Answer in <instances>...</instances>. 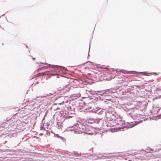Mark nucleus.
I'll return each mask as SVG.
<instances>
[{
    "mask_svg": "<svg viewBox=\"0 0 161 161\" xmlns=\"http://www.w3.org/2000/svg\"><path fill=\"white\" fill-rule=\"evenodd\" d=\"M111 95L109 94H104V97H103V98L104 97H106V96H110Z\"/></svg>",
    "mask_w": 161,
    "mask_h": 161,
    "instance_id": "33",
    "label": "nucleus"
},
{
    "mask_svg": "<svg viewBox=\"0 0 161 161\" xmlns=\"http://www.w3.org/2000/svg\"><path fill=\"white\" fill-rule=\"evenodd\" d=\"M122 108L123 110L125 112H126L127 113L130 111H132L133 110L132 109L128 108L127 106H123L122 107Z\"/></svg>",
    "mask_w": 161,
    "mask_h": 161,
    "instance_id": "13",
    "label": "nucleus"
},
{
    "mask_svg": "<svg viewBox=\"0 0 161 161\" xmlns=\"http://www.w3.org/2000/svg\"><path fill=\"white\" fill-rule=\"evenodd\" d=\"M14 152L13 151H12L11 153H9L8 154H9V155H13V153Z\"/></svg>",
    "mask_w": 161,
    "mask_h": 161,
    "instance_id": "39",
    "label": "nucleus"
},
{
    "mask_svg": "<svg viewBox=\"0 0 161 161\" xmlns=\"http://www.w3.org/2000/svg\"><path fill=\"white\" fill-rule=\"evenodd\" d=\"M21 139L22 141L23 140V141H25L28 139V138L25 139L24 137L23 138H21Z\"/></svg>",
    "mask_w": 161,
    "mask_h": 161,
    "instance_id": "35",
    "label": "nucleus"
},
{
    "mask_svg": "<svg viewBox=\"0 0 161 161\" xmlns=\"http://www.w3.org/2000/svg\"><path fill=\"white\" fill-rule=\"evenodd\" d=\"M40 63L41 64H47V65H50L54 66V67H61V69H63L64 70H66V69L65 67L63 66H58L57 65H50V64H48L46 62L43 63L41 62H40Z\"/></svg>",
    "mask_w": 161,
    "mask_h": 161,
    "instance_id": "12",
    "label": "nucleus"
},
{
    "mask_svg": "<svg viewBox=\"0 0 161 161\" xmlns=\"http://www.w3.org/2000/svg\"><path fill=\"white\" fill-rule=\"evenodd\" d=\"M75 114V111H69L67 110L65 111L64 113H63L60 116V122L62 123L66 119L70 118L73 117Z\"/></svg>",
    "mask_w": 161,
    "mask_h": 161,
    "instance_id": "2",
    "label": "nucleus"
},
{
    "mask_svg": "<svg viewBox=\"0 0 161 161\" xmlns=\"http://www.w3.org/2000/svg\"><path fill=\"white\" fill-rule=\"evenodd\" d=\"M160 116V118H161V115H159Z\"/></svg>",
    "mask_w": 161,
    "mask_h": 161,
    "instance_id": "49",
    "label": "nucleus"
},
{
    "mask_svg": "<svg viewBox=\"0 0 161 161\" xmlns=\"http://www.w3.org/2000/svg\"><path fill=\"white\" fill-rule=\"evenodd\" d=\"M11 157V158H14V157H13V156H12V157Z\"/></svg>",
    "mask_w": 161,
    "mask_h": 161,
    "instance_id": "48",
    "label": "nucleus"
},
{
    "mask_svg": "<svg viewBox=\"0 0 161 161\" xmlns=\"http://www.w3.org/2000/svg\"><path fill=\"white\" fill-rule=\"evenodd\" d=\"M131 112H133V111L128 112V113H127V115H128V117H130L132 118H133V117L132 114L131 113Z\"/></svg>",
    "mask_w": 161,
    "mask_h": 161,
    "instance_id": "30",
    "label": "nucleus"
},
{
    "mask_svg": "<svg viewBox=\"0 0 161 161\" xmlns=\"http://www.w3.org/2000/svg\"><path fill=\"white\" fill-rule=\"evenodd\" d=\"M54 136L56 137H57L58 138H59L60 139H62V140L63 141H64V138L62 137L61 136H59L58 134H55Z\"/></svg>",
    "mask_w": 161,
    "mask_h": 161,
    "instance_id": "25",
    "label": "nucleus"
},
{
    "mask_svg": "<svg viewBox=\"0 0 161 161\" xmlns=\"http://www.w3.org/2000/svg\"><path fill=\"white\" fill-rule=\"evenodd\" d=\"M60 122H58L57 123V126H58V127L59 128V127H60L61 126H60L59 124V123Z\"/></svg>",
    "mask_w": 161,
    "mask_h": 161,
    "instance_id": "34",
    "label": "nucleus"
},
{
    "mask_svg": "<svg viewBox=\"0 0 161 161\" xmlns=\"http://www.w3.org/2000/svg\"><path fill=\"white\" fill-rule=\"evenodd\" d=\"M35 58H32V59L33 60H34L35 59Z\"/></svg>",
    "mask_w": 161,
    "mask_h": 161,
    "instance_id": "44",
    "label": "nucleus"
},
{
    "mask_svg": "<svg viewBox=\"0 0 161 161\" xmlns=\"http://www.w3.org/2000/svg\"><path fill=\"white\" fill-rule=\"evenodd\" d=\"M122 70H121V71H120V72H122V73H125V72H122Z\"/></svg>",
    "mask_w": 161,
    "mask_h": 161,
    "instance_id": "46",
    "label": "nucleus"
},
{
    "mask_svg": "<svg viewBox=\"0 0 161 161\" xmlns=\"http://www.w3.org/2000/svg\"><path fill=\"white\" fill-rule=\"evenodd\" d=\"M64 98V96L58 95L54 97L53 100L57 101L56 104H61L65 102V99Z\"/></svg>",
    "mask_w": 161,
    "mask_h": 161,
    "instance_id": "3",
    "label": "nucleus"
},
{
    "mask_svg": "<svg viewBox=\"0 0 161 161\" xmlns=\"http://www.w3.org/2000/svg\"><path fill=\"white\" fill-rule=\"evenodd\" d=\"M67 130L70 131H74V127H72L71 128H67L66 129Z\"/></svg>",
    "mask_w": 161,
    "mask_h": 161,
    "instance_id": "28",
    "label": "nucleus"
},
{
    "mask_svg": "<svg viewBox=\"0 0 161 161\" xmlns=\"http://www.w3.org/2000/svg\"><path fill=\"white\" fill-rule=\"evenodd\" d=\"M97 114H102L104 112V111H103L101 108H98V109L97 110Z\"/></svg>",
    "mask_w": 161,
    "mask_h": 161,
    "instance_id": "20",
    "label": "nucleus"
},
{
    "mask_svg": "<svg viewBox=\"0 0 161 161\" xmlns=\"http://www.w3.org/2000/svg\"><path fill=\"white\" fill-rule=\"evenodd\" d=\"M47 131H46V133H47Z\"/></svg>",
    "mask_w": 161,
    "mask_h": 161,
    "instance_id": "50",
    "label": "nucleus"
},
{
    "mask_svg": "<svg viewBox=\"0 0 161 161\" xmlns=\"http://www.w3.org/2000/svg\"><path fill=\"white\" fill-rule=\"evenodd\" d=\"M125 72H126L127 74H135L137 72L138 73L141 74L143 75H147L148 74H157V73L155 72H151V73H147L146 72H136L134 71H126L125 70H124Z\"/></svg>",
    "mask_w": 161,
    "mask_h": 161,
    "instance_id": "5",
    "label": "nucleus"
},
{
    "mask_svg": "<svg viewBox=\"0 0 161 161\" xmlns=\"http://www.w3.org/2000/svg\"><path fill=\"white\" fill-rule=\"evenodd\" d=\"M117 88L119 89L118 87L111 88L110 89V93L112 94V93H115L117 92Z\"/></svg>",
    "mask_w": 161,
    "mask_h": 161,
    "instance_id": "17",
    "label": "nucleus"
},
{
    "mask_svg": "<svg viewBox=\"0 0 161 161\" xmlns=\"http://www.w3.org/2000/svg\"><path fill=\"white\" fill-rule=\"evenodd\" d=\"M65 103H68V101L66 100V101H65Z\"/></svg>",
    "mask_w": 161,
    "mask_h": 161,
    "instance_id": "43",
    "label": "nucleus"
},
{
    "mask_svg": "<svg viewBox=\"0 0 161 161\" xmlns=\"http://www.w3.org/2000/svg\"><path fill=\"white\" fill-rule=\"evenodd\" d=\"M90 62V63H91V64H92V62H91V61H87V62Z\"/></svg>",
    "mask_w": 161,
    "mask_h": 161,
    "instance_id": "41",
    "label": "nucleus"
},
{
    "mask_svg": "<svg viewBox=\"0 0 161 161\" xmlns=\"http://www.w3.org/2000/svg\"><path fill=\"white\" fill-rule=\"evenodd\" d=\"M33 77L31 79H33Z\"/></svg>",
    "mask_w": 161,
    "mask_h": 161,
    "instance_id": "51",
    "label": "nucleus"
},
{
    "mask_svg": "<svg viewBox=\"0 0 161 161\" xmlns=\"http://www.w3.org/2000/svg\"><path fill=\"white\" fill-rule=\"evenodd\" d=\"M56 93L54 92H51L49 93L48 94H46V96H45L46 97H47L48 96H54L55 95Z\"/></svg>",
    "mask_w": 161,
    "mask_h": 161,
    "instance_id": "19",
    "label": "nucleus"
},
{
    "mask_svg": "<svg viewBox=\"0 0 161 161\" xmlns=\"http://www.w3.org/2000/svg\"><path fill=\"white\" fill-rule=\"evenodd\" d=\"M45 67V66H43L41 68H39L38 69H41L42 68H44Z\"/></svg>",
    "mask_w": 161,
    "mask_h": 161,
    "instance_id": "42",
    "label": "nucleus"
},
{
    "mask_svg": "<svg viewBox=\"0 0 161 161\" xmlns=\"http://www.w3.org/2000/svg\"><path fill=\"white\" fill-rule=\"evenodd\" d=\"M44 119H45V116H44V117L43 118L42 120H43Z\"/></svg>",
    "mask_w": 161,
    "mask_h": 161,
    "instance_id": "47",
    "label": "nucleus"
},
{
    "mask_svg": "<svg viewBox=\"0 0 161 161\" xmlns=\"http://www.w3.org/2000/svg\"><path fill=\"white\" fill-rule=\"evenodd\" d=\"M105 158L109 159L112 158L114 157L113 155H108V156H103Z\"/></svg>",
    "mask_w": 161,
    "mask_h": 161,
    "instance_id": "29",
    "label": "nucleus"
},
{
    "mask_svg": "<svg viewBox=\"0 0 161 161\" xmlns=\"http://www.w3.org/2000/svg\"><path fill=\"white\" fill-rule=\"evenodd\" d=\"M97 92L100 93L99 95L101 96H103L104 97V95L105 94L103 92H104L103 90L98 91H97Z\"/></svg>",
    "mask_w": 161,
    "mask_h": 161,
    "instance_id": "27",
    "label": "nucleus"
},
{
    "mask_svg": "<svg viewBox=\"0 0 161 161\" xmlns=\"http://www.w3.org/2000/svg\"><path fill=\"white\" fill-rule=\"evenodd\" d=\"M83 126V125L81 124H77L76 125V128H75V129H76L77 130L80 131V130H82V126Z\"/></svg>",
    "mask_w": 161,
    "mask_h": 161,
    "instance_id": "16",
    "label": "nucleus"
},
{
    "mask_svg": "<svg viewBox=\"0 0 161 161\" xmlns=\"http://www.w3.org/2000/svg\"><path fill=\"white\" fill-rule=\"evenodd\" d=\"M130 123H127V124L125 125V127L123 128H126V129H127L130 128H131V126H130Z\"/></svg>",
    "mask_w": 161,
    "mask_h": 161,
    "instance_id": "26",
    "label": "nucleus"
},
{
    "mask_svg": "<svg viewBox=\"0 0 161 161\" xmlns=\"http://www.w3.org/2000/svg\"><path fill=\"white\" fill-rule=\"evenodd\" d=\"M98 109V108H94V109H92V110H90L88 111V112L89 111H92L93 113H95L97 114V111Z\"/></svg>",
    "mask_w": 161,
    "mask_h": 161,
    "instance_id": "23",
    "label": "nucleus"
},
{
    "mask_svg": "<svg viewBox=\"0 0 161 161\" xmlns=\"http://www.w3.org/2000/svg\"><path fill=\"white\" fill-rule=\"evenodd\" d=\"M67 108V110L69 111H75V106L72 103H69Z\"/></svg>",
    "mask_w": 161,
    "mask_h": 161,
    "instance_id": "10",
    "label": "nucleus"
},
{
    "mask_svg": "<svg viewBox=\"0 0 161 161\" xmlns=\"http://www.w3.org/2000/svg\"><path fill=\"white\" fill-rule=\"evenodd\" d=\"M43 128V127L42 126H41L40 127V130H42V128Z\"/></svg>",
    "mask_w": 161,
    "mask_h": 161,
    "instance_id": "40",
    "label": "nucleus"
},
{
    "mask_svg": "<svg viewBox=\"0 0 161 161\" xmlns=\"http://www.w3.org/2000/svg\"><path fill=\"white\" fill-rule=\"evenodd\" d=\"M87 132L86 133V134H87L89 135H93L94 133H96L94 132V131H92V130H90V128L87 131Z\"/></svg>",
    "mask_w": 161,
    "mask_h": 161,
    "instance_id": "21",
    "label": "nucleus"
},
{
    "mask_svg": "<svg viewBox=\"0 0 161 161\" xmlns=\"http://www.w3.org/2000/svg\"><path fill=\"white\" fill-rule=\"evenodd\" d=\"M4 135L3 133H2L1 135H0V138H3V141L5 143H6L7 142V141L6 140H9L10 139V137L8 135H6L4 136Z\"/></svg>",
    "mask_w": 161,
    "mask_h": 161,
    "instance_id": "9",
    "label": "nucleus"
},
{
    "mask_svg": "<svg viewBox=\"0 0 161 161\" xmlns=\"http://www.w3.org/2000/svg\"><path fill=\"white\" fill-rule=\"evenodd\" d=\"M51 133H54V132H53V131L52 130H51Z\"/></svg>",
    "mask_w": 161,
    "mask_h": 161,
    "instance_id": "45",
    "label": "nucleus"
},
{
    "mask_svg": "<svg viewBox=\"0 0 161 161\" xmlns=\"http://www.w3.org/2000/svg\"><path fill=\"white\" fill-rule=\"evenodd\" d=\"M90 45H89V47L88 53V57H87V58H88V56H89V51H90Z\"/></svg>",
    "mask_w": 161,
    "mask_h": 161,
    "instance_id": "36",
    "label": "nucleus"
},
{
    "mask_svg": "<svg viewBox=\"0 0 161 161\" xmlns=\"http://www.w3.org/2000/svg\"><path fill=\"white\" fill-rule=\"evenodd\" d=\"M45 75H52L53 76L55 75V74L53 73H50L48 71H46L45 72H43L42 73H39L36 75V76L37 77H39L41 75L43 76Z\"/></svg>",
    "mask_w": 161,
    "mask_h": 161,
    "instance_id": "8",
    "label": "nucleus"
},
{
    "mask_svg": "<svg viewBox=\"0 0 161 161\" xmlns=\"http://www.w3.org/2000/svg\"><path fill=\"white\" fill-rule=\"evenodd\" d=\"M70 88L68 86H66L64 88L61 90V91L63 93H66L69 91Z\"/></svg>",
    "mask_w": 161,
    "mask_h": 161,
    "instance_id": "14",
    "label": "nucleus"
},
{
    "mask_svg": "<svg viewBox=\"0 0 161 161\" xmlns=\"http://www.w3.org/2000/svg\"><path fill=\"white\" fill-rule=\"evenodd\" d=\"M89 128L88 126H86L84 125H83V126H82V130H80V131L82 133H85L87 132V131L89 129Z\"/></svg>",
    "mask_w": 161,
    "mask_h": 161,
    "instance_id": "11",
    "label": "nucleus"
},
{
    "mask_svg": "<svg viewBox=\"0 0 161 161\" xmlns=\"http://www.w3.org/2000/svg\"><path fill=\"white\" fill-rule=\"evenodd\" d=\"M110 110L105 112L107 113L106 117L104 118L105 125L107 127H113L115 125L117 126L116 128L120 130L123 129L125 127V121L122 120L115 113L114 114Z\"/></svg>",
    "mask_w": 161,
    "mask_h": 161,
    "instance_id": "1",
    "label": "nucleus"
},
{
    "mask_svg": "<svg viewBox=\"0 0 161 161\" xmlns=\"http://www.w3.org/2000/svg\"><path fill=\"white\" fill-rule=\"evenodd\" d=\"M74 97H79L81 96V95L80 93L75 94H73V96Z\"/></svg>",
    "mask_w": 161,
    "mask_h": 161,
    "instance_id": "32",
    "label": "nucleus"
},
{
    "mask_svg": "<svg viewBox=\"0 0 161 161\" xmlns=\"http://www.w3.org/2000/svg\"><path fill=\"white\" fill-rule=\"evenodd\" d=\"M9 125L8 123L6 122H3V123L1 124L0 126V128L2 127V128H7L8 126Z\"/></svg>",
    "mask_w": 161,
    "mask_h": 161,
    "instance_id": "15",
    "label": "nucleus"
},
{
    "mask_svg": "<svg viewBox=\"0 0 161 161\" xmlns=\"http://www.w3.org/2000/svg\"><path fill=\"white\" fill-rule=\"evenodd\" d=\"M161 90V88H160L156 91L157 92L155 93H157L158 94V96H161V92H160V90Z\"/></svg>",
    "mask_w": 161,
    "mask_h": 161,
    "instance_id": "31",
    "label": "nucleus"
},
{
    "mask_svg": "<svg viewBox=\"0 0 161 161\" xmlns=\"http://www.w3.org/2000/svg\"><path fill=\"white\" fill-rule=\"evenodd\" d=\"M103 92L105 94H108L110 95L111 94L110 93V89H109L103 90Z\"/></svg>",
    "mask_w": 161,
    "mask_h": 161,
    "instance_id": "24",
    "label": "nucleus"
},
{
    "mask_svg": "<svg viewBox=\"0 0 161 161\" xmlns=\"http://www.w3.org/2000/svg\"><path fill=\"white\" fill-rule=\"evenodd\" d=\"M35 104V103H34V102H31V104L32 105H34Z\"/></svg>",
    "mask_w": 161,
    "mask_h": 161,
    "instance_id": "38",
    "label": "nucleus"
},
{
    "mask_svg": "<svg viewBox=\"0 0 161 161\" xmlns=\"http://www.w3.org/2000/svg\"><path fill=\"white\" fill-rule=\"evenodd\" d=\"M21 141L22 140H15L14 142L15 143L14 147H16L17 146H18Z\"/></svg>",
    "mask_w": 161,
    "mask_h": 161,
    "instance_id": "18",
    "label": "nucleus"
},
{
    "mask_svg": "<svg viewBox=\"0 0 161 161\" xmlns=\"http://www.w3.org/2000/svg\"><path fill=\"white\" fill-rule=\"evenodd\" d=\"M86 92L85 93L84 96L82 97V98L84 99L89 97L90 99H94L95 101H97L98 99L99 100H101V97L100 96H99L98 97H95L94 96L92 97L88 95V93H89V91H86ZM102 100H103V99H102Z\"/></svg>",
    "mask_w": 161,
    "mask_h": 161,
    "instance_id": "4",
    "label": "nucleus"
},
{
    "mask_svg": "<svg viewBox=\"0 0 161 161\" xmlns=\"http://www.w3.org/2000/svg\"><path fill=\"white\" fill-rule=\"evenodd\" d=\"M97 91H95L94 93H93V94H94V95H98L99 94L98 93H97Z\"/></svg>",
    "mask_w": 161,
    "mask_h": 161,
    "instance_id": "37",
    "label": "nucleus"
},
{
    "mask_svg": "<svg viewBox=\"0 0 161 161\" xmlns=\"http://www.w3.org/2000/svg\"><path fill=\"white\" fill-rule=\"evenodd\" d=\"M139 122V121H138V122L135 121L134 122L130 123V126H131V128L134 127L135 125H137Z\"/></svg>",
    "mask_w": 161,
    "mask_h": 161,
    "instance_id": "22",
    "label": "nucleus"
},
{
    "mask_svg": "<svg viewBox=\"0 0 161 161\" xmlns=\"http://www.w3.org/2000/svg\"><path fill=\"white\" fill-rule=\"evenodd\" d=\"M104 99V100H105L104 101V102L105 103H111L112 102L113 98L112 97V96H106V97H104L103 98ZM101 99H103L102 100H103V99L102 98V97H101Z\"/></svg>",
    "mask_w": 161,
    "mask_h": 161,
    "instance_id": "6",
    "label": "nucleus"
},
{
    "mask_svg": "<svg viewBox=\"0 0 161 161\" xmlns=\"http://www.w3.org/2000/svg\"><path fill=\"white\" fill-rule=\"evenodd\" d=\"M100 119H89L86 122V123L90 124H98Z\"/></svg>",
    "mask_w": 161,
    "mask_h": 161,
    "instance_id": "7",
    "label": "nucleus"
}]
</instances>
